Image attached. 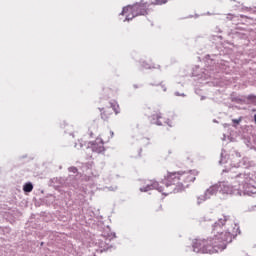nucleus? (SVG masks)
Instances as JSON below:
<instances>
[{"label": "nucleus", "instance_id": "7", "mask_svg": "<svg viewBox=\"0 0 256 256\" xmlns=\"http://www.w3.org/2000/svg\"><path fill=\"white\" fill-rule=\"evenodd\" d=\"M126 9L127 7H124L121 13V15H125L126 21H131V19H134V17H137V15H133V12L125 11Z\"/></svg>", "mask_w": 256, "mask_h": 256}, {"label": "nucleus", "instance_id": "16", "mask_svg": "<svg viewBox=\"0 0 256 256\" xmlns=\"http://www.w3.org/2000/svg\"><path fill=\"white\" fill-rule=\"evenodd\" d=\"M233 123H237V124H239V120L234 119V120H233Z\"/></svg>", "mask_w": 256, "mask_h": 256}, {"label": "nucleus", "instance_id": "1", "mask_svg": "<svg viewBox=\"0 0 256 256\" xmlns=\"http://www.w3.org/2000/svg\"><path fill=\"white\" fill-rule=\"evenodd\" d=\"M229 217L222 216L212 226V237L207 240H196L193 244L196 253H219L227 248V244L233 241V234L225 230V223Z\"/></svg>", "mask_w": 256, "mask_h": 256}, {"label": "nucleus", "instance_id": "9", "mask_svg": "<svg viewBox=\"0 0 256 256\" xmlns=\"http://www.w3.org/2000/svg\"><path fill=\"white\" fill-rule=\"evenodd\" d=\"M92 150L95 153H103L105 151V148L103 147V143H100L99 145L97 143L92 144Z\"/></svg>", "mask_w": 256, "mask_h": 256}, {"label": "nucleus", "instance_id": "14", "mask_svg": "<svg viewBox=\"0 0 256 256\" xmlns=\"http://www.w3.org/2000/svg\"><path fill=\"white\" fill-rule=\"evenodd\" d=\"M163 210V206L161 205V204H157L156 206H155V211L157 212V213H159V211H162Z\"/></svg>", "mask_w": 256, "mask_h": 256}, {"label": "nucleus", "instance_id": "15", "mask_svg": "<svg viewBox=\"0 0 256 256\" xmlns=\"http://www.w3.org/2000/svg\"><path fill=\"white\" fill-rule=\"evenodd\" d=\"M69 171L71 172V173H77V167H70L69 168Z\"/></svg>", "mask_w": 256, "mask_h": 256}, {"label": "nucleus", "instance_id": "12", "mask_svg": "<svg viewBox=\"0 0 256 256\" xmlns=\"http://www.w3.org/2000/svg\"><path fill=\"white\" fill-rule=\"evenodd\" d=\"M232 189H239L241 195H243V190H241V185L239 184V181L233 182Z\"/></svg>", "mask_w": 256, "mask_h": 256}, {"label": "nucleus", "instance_id": "10", "mask_svg": "<svg viewBox=\"0 0 256 256\" xmlns=\"http://www.w3.org/2000/svg\"><path fill=\"white\" fill-rule=\"evenodd\" d=\"M219 189L221 190V188L219 187V185L211 186V187L206 191V195H215V194L217 193V191H219Z\"/></svg>", "mask_w": 256, "mask_h": 256}, {"label": "nucleus", "instance_id": "13", "mask_svg": "<svg viewBox=\"0 0 256 256\" xmlns=\"http://www.w3.org/2000/svg\"><path fill=\"white\" fill-rule=\"evenodd\" d=\"M169 0H154L151 2V5H165Z\"/></svg>", "mask_w": 256, "mask_h": 256}, {"label": "nucleus", "instance_id": "3", "mask_svg": "<svg viewBox=\"0 0 256 256\" xmlns=\"http://www.w3.org/2000/svg\"><path fill=\"white\" fill-rule=\"evenodd\" d=\"M151 4H148L147 2H139L132 6H127L124 11H130V13H133V15H136V17H139V15H149V11L151 9L149 8Z\"/></svg>", "mask_w": 256, "mask_h": 256}, {"label": "nucleus", "instance_id": "4", "mask_svg": "<svg viewBox=\"0 0 256 256\" xmlns=\"http://www.w3.org/2000/svg\"><path fill=\"white\" fill-rule=\"evenodd\" d=\"M221 193H224L226 195H241V191L239 188L233 189L232 185H229L225 182H222L219 184Z\"/></svg>", "mask_w": 256, "mask_h": 256}, {"label": "nucleus", "instance_id": "5", "mask_svg": "<svg viewBox=\"0 0 256 256\" xmlns=\"http://www.w3.org/2000/svg\"><path fill=\"white\" fill-rule=\"evenodd\" d=\"M100 111H101V119H103V121H109L111 117H113V109L109 107L102 108L100 109Z\"/></svg>", "mask_w": 256, "mask_h": 256}, {"label": "nucleus", "instance_id": "8", "mask_svg": "<svg viewBox=\"0 0 256 256\" xmlns=\"http://www.w3.org/2000/svg\"><path fill=\"white\" fill-rule=\"evenodd\" d=\"M112 109V113L114 112L116 115H119L121 113V108L119 107V104L115 101L110 102V107Z\"/></svg>", "mask_w": 256, "mask_h": 256}, {"label": "nucleus", "instance_id": "17", "mask_svg": "<svg viewBox=\"0 0 256 256\" xmlns=\"http://www.w3.org/2000/svg\"><path fill=\"white\" fill-rule=\"evenodd\" d=\"M162 89H163V91H167V88H166V87H164V86H162Z\"/></svg>", "mask_w": 256, "mask_h": 256}, {"label": "nucleus", "instance_id": "2", "mask_svg": "<svg viewBox=\"0 0 256 256\" xmlns=\"http://www.w3.org/2000/svg\"><path fill=\"white\" fill-rule=\"evenodd\" d=\"M199 175L196 170H190L187 172H171L165 176V187L160 186L159 182H153L148 184L144 188H140V191L146 193V191H151V189H156L162 195H170V193H179L189 187V183H193Z\"/></svg>", "mask_w": 256, "mask_h": 256}, {"label": "nucleus", "instance_id": "11", "mask_svg": "<svg viewBox=\"0 0 256 256\" xmlns=\"http://www.w3.org/2000/svg\"><path fill=\"white\" fill-rule=\"evenodd\" d=\"M23 191L25 193H31V191H33V184L31 182H28L26 183L24 186H23Z\"/></svg>", "mask_w": 256, "mask_h": 256}, {"label": "nucleus", "instance_id": "6", "mask_svg": "<svg viewBox=\"0 0 256 256\" xmlns=\"http://www.w3.org/2000/svg\"><path fill=\"white\" fill-rule=\"evenodd\" d=\"M153 121H156L158 125H165L167 123L165 116L161 112H156L152 115Z\"/></svg>", "mask_w": 256, "mask_h": 256}]
</instances>
